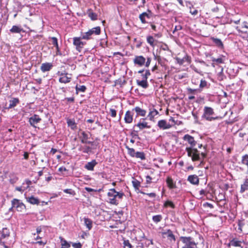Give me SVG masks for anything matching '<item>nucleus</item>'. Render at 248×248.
<instances>
[{
    "label": "nucleus",
    "instance_id": "2",
    "mask_svg": "<svg viewBox=\"0 0 248 248\" xmlns=\"http://www.w3.org/2000/svg\"><path fill=\"white\" fill-rule=\"evenodd\" d=\"M180 239L185 244L182 248H197V244L191 237L181 236Z\"/></svg>",
    "mask_w": 248,
    "mask_h": 248
},
{
    "label": "nucleus",
    "instance_id": "34",
    "mask_svg": "<svg viewBox=\"0 0 248 248\" xmlns=\"http://www.w3.org/2000/svg\"><path fill=\"white\" fill-rule=\"evenodd\" d=\"M147 42L152 47H154L156 44L155 40L152 36H148L147 37Z\"/></svg>",
    "mask_w": 248,
    "mask_h": 248
},
{
    "label": "nucleus",
    "instance_id": "22",
    "mask_svg": "<svg viewBox=\"0 0 248 248\" xmlns=\"http://www.w3.org/2000/svg\"><path fill=\"white\" fill-rule=\"evenodd\" d=\"M9 102L10 104L6 108L10 109L14 108L19 103V100L17 98H14L12 100H10Z\"/></svg>",
    "mask_w": 248,
    "mask_h": 248
},
{
    "label": "nucleus",
    "instance_id": "35",
    "mask_svg": "<svg viewBox=\"0 0 248 248\" xmlns=\"http://www.w3.org/2000/svg\"><path fill=\"white\" fill-rule=\"evenodd\" d=\"M241 163L248 169V155L246 154L242 156Z\"/></svg>",
    "mask_w": 248,
    "mask_h": 248
},
{
    "label": "nucleus",
    "instance_id": "25",
    "mask_svg": "<svg viewBox=\"0 0 248 248\" xmlns=\"http://www.w3.org/2000/svg\"><path fill=\"white\" fill-rule=\"evenodd\" d=\"M211 40L213 41V43L216 45V46L220 48H222L223 47V43L220 39L212 37L211 38Z\"/></svg>",
    "mask_w": 248,
    "mask_h": 248
},
{
    "label": "nucleus",
    "instance_id": "19",
    "mask_svg": "<svg viewBox=\"0 0 248 248\" xmlns=\"http://www.w3.org/2000/svg\"><path fill=\"white\" fill-rule=\"evenodd\" d=\"M139 18L142 23L145 24L147 23L146 19H149L150 16L146 12H143L139 16Z\"/></svg>",
    "mask_w": 248,
    "mask_h": 248
},
{
    "label": "nucleus",
    "instance_id": "26",
    "mask_svg": "<svg viewBox=\"0 0 248 248\" xmlns=\"http://www.w3.org/2000/svg\"><path fill=\"white\" fill-rule=\"evenodd\" d=\"M137 83L138 86H140L144 89H146L149 86L147 80H137Z\"/></svg>",
    "mask_w": 248,
    "mask_h": 248
},
{
    "label": "nucleus",
    "instance_id": "24",
    "mask_svg": "<svg viewBox=\"0 0 248 248\" xmlns=\"http://www.w3.org/2000/svg\"><path fill=\"white\" fill-rule=\"evenodd\" d=\"M89 139L88 135L84 131H82L81 133V136H80V139L81 142L82 143L86 144L88 142Z\"/></svg>",
    "mask_w": 248,
    "mask_h": 248
},
{
    "label": "nucleus",
    "instance_id": "39",
    "mask_svg": "<svg viewBox=\"0 0 248 248\" xmlns=\"http://www.w3.org/2000/svg\"><path fill=\"white\" fill-rule=\"evenodd\" d=\"M209 85L210 84H208L207 82L205 80L202 79L201 80L199 87L201 89H202L204 88H208Z\"/></svg>",
    "mask_w": 248,
    "mask_h": 248
},
{
    "label": "nucleus",
    "instance_id": "23",
    "mask_svg": "<svg viewBox=\"0 0 248 248\" xmlns=\"http://www.w3.org/2000/svg\"><path fill=\"white\" fill-rule=\"evenodd\" d=\"M248 190V178H247L244 180L243 184L241 185L240 192L241 193H244L245 191Z\"/></svg>",
    "mask_w": 248,
    "mask_h": 248
},
{
    "label": "nucleus",
    "instance_id": "51",
    "mask_svg": "<svg viewBox=\"0 0 248 248\" xmlns=\"http://www.w3.org/2000/svg\"><path fill=\"white\" fill-rule=\"evenodd\" d=\"M124 248H131L132 246L128 240H124Z\"/></svg>",
    "mask_w": 248,
    "mask_h": 248
},
{
    "label": "nucleus",
    "instance_id": "28",
    "mask_svg": "<svg viewBox=\"0 0 248 248\" xmlns=\"http://www.w3.org/2000/svg\"><path fill=\"white\" fill-rule=\"evenodd\" d=\"M67 123L68 126L70 127L72 130H75L77 129V124L75 123L74 120L73 119H68L67 120Z\"/></svg>",
    "mask_w": 248,
    "mask_h": 248
},
{
    "label": "nucleus",
    "instance_id": "20",
    "mask_svg": "<svg viewBox=\"0 0 248 248\" xmlns=\"http://www.w3.org/2000/svg\"><path fill=\"white\" fill-rule=\"evenodd\" d=\"M26 200L28 202L31 204H39L40 203L39 200L38 199L34 197L33 196H31L29 197H27Z\"/></svg>",
    "mask_w": 248,
    "mask_h": 248
},
{
    "label": "nucleus",
    "instance_id": "56",
    "mask_svg": "<svg viewBox=\"0 0 248 248\" xmlns=\"http://www.w3.org/2000/svg\"><path fill=\"white\" fill-rule=\"evenodd\" d=\"M26 189L24 186H16V190L20 191L21 192H23L24 190H25Z\"/></svg>",
    "mask_w": 248,
    "mask_h": 248
},
{
    "label": "nucleus",
    "instance_id": "50",
    "mask_svg": "<svg viewBox=\"0 0 248 248\" xmlns=\"http://www.w3.org/2000/svg\"><path fill=\"white\" fill-rule=\"evenodd\" d=\"M187 91L189 93L195 94L197 92H201L200 89H192L191 88H188Z\"/></svg>",
    "mask_w": 248,
    "mask_h": 248
},
{
    "label": "nucleus",
    "instance_id": "27",
    "mask_svg": "<svg viewBox=\"0 0 248 248\" xmlns=\"http://www.w3.org/2000/svg\"><path fill=\"white\" fill-rule=\"evenodd\" d=\"M59 239L61 241V248H69L70 247V243L64 239L62 236H60Z\"/></svg>",
    "mask_w": 248,
    "mask_h": 248
},
{
    "label": "nucleus",
    "instance_id": "17",
    "mask_svg": "<svg viewBox=\"0 0 248 248\" xmlns=\"http://www.w3.org/2000/svg\"><path fill=\"white\" fill-rule=\"evenodd\" d=\"M9 235V230L6 228H3L2 230L0 231V243H1V240L2 239L8 237Z\"/></svg>",
    "mask_w": 248,
    "mask_h": 248
},
{
    "label": "nucleus",
    "instance_id": "14",
    "mask_svg": "<svg viewBox=\"0 0 248 248\" xmlns=\"http://www.w3.org/2000/svg\"><path fill=\"white\" fill-rule=\"evenodd\" d=\"M157 126L161 129L165 130L170 128L171 125L167 123L164 120H161L158 122Z\"/></svg>",
    "mask_w": 248,
    "mask_h": 248
},
{
    "label": "nucleus",
    "instance_id": "6",
    "mask_svg": "<svg viewBox=\"0 0 248 248\" xmlns=\"http://www.w3.org/2000/svg\"><path fill=\"white\" fill-rule=\"evenodd\" d=\"M81 37L73 38V45L76 46V49L78 52H81L83 46L86 44L85 42L81 41Z\"/></svg>",
    "mask_w": 248,
    "mask_h": 248
},
{
    "label": "nucleus",
    "instance_id": "60",
    "mask_svg": "<svg viewBox=\"0 0 248 248\" xmlns=\"http://www.w3.org/2000/svg\"><path fill=\"white\" fill-rule=\"evenodd\" d=\"M151 58H150V57H148L147 58V61L146 62L145 61V66L146 67H148L151 63Z\"/></svg>",
    "mask_w": 248,
    "mask_h": 248
},
{
    "label": "nucleus",
    "instance_id": "36",
    "mask_svg": "<svg viewBox=\"0 0 248 248\" xmlns=\"http://www.w3.org/2000/svg\"><path fill=\"white\" fill-rule=\"evenodd\" d=\"M92 148L89 146H80L79 150L84 153H89L91 152Z\"/></svg>",
    "mask_w": 248,
    "mask_h": 248
},
{
    "label": "nucleus",
    "instance_id": "42",
    "mask_svg": "<svg viewBox=\"0 0 248 248\" xmlns=\"http://www.w3.org/2000/svg\"><path fill=\"white\" fill-rule=\"evenodd\" d=\"M125 148L127 149L128 151V154L132 157H134L136 154L135 151L133 148H131L129 147L128 146H126Z\"/></svg>",
    "mask_w": 248,
    "mask_h": 248
},
{
    "label": "nucleus",
    "instance_id": "57",
    "mask_svg": "<svg viewBox=\"0 0 248 248\" xmlns=\"http://www.w3.org/2000/svg\"><path fill=\"white\" fill-rule=\"evenodd\" d=\"M72 246L74 248H82V245L80 243H74L72 244Z\"/></svg>",
    "mask_w": 248,
    "mask_h": 248
},
{
    "label": "nucleus",
    "instance_id": "45",
    "mask_svg": "<svg viewBox=\"0 0 248 248\" xmlns=\"http://www.w3.org/2000/svg\"><path fill=\"white\" fill-rule=\"evenodd\" d=\"M169 206L171 207L172 208H175V205L171 201H167L164 203V206L167 207Z\"/></svg>",
    "mask_w": 248,
    "mask_h": 248
},
{
    "label": "nucleus",
    "instance_id": "61",
    "mask_svg": "<svg viewBox=\"0 0 248 248\" xmlns=\"http://www.w3.org/2000/svg\"><path fill=\"white\" fill-rule=\"evenodd\" d=\"M138 131H134V132H131V135L133 138H137L138 139H140V138L137 134Z\"/></svg>",
    "mask_w": 248,
    "mask_h": 248
},
{
    "label": "nucleus",
    "instance_id": "62",
    "mask_svg": "<svg viewBox=\"0 0 248 248\" xmlns=\"http://www.w3.org/2000/svg\"><path fill=\"white\" fill-rule=\"evenodd\" d=\"M182 27L181 25L176 26L174 30L172 31V33H174L176 31L181 30H182Z\"/></svg>",
    "mask_w": 248,
    "mask_h": 248
},
{
    "label": "nucleus",
    "instance_id": "18",
    "mask_svg": "<svg viewBox=\"0 0 248 248\" xmlns=\"http://www.w3.org/2000/svg\"><path fill=\"white\" fill-rule=\"evenodd\" d=\"M97 164L95 160H93L92 161L88 162L85 164L84 168L88 170H93L94 167Z\"/></svg>",
    "mask_w": 248,
    "mask_h": 248
},
{
    "label": "nucleus",
    "instance_id": "55",
    "mask_svg": "<svg viewBox=\"0 0 248 248\" xmlns=\"http://www.w3.org/2000/svg\"><path fill=\"white\" fill-rule=\"evenodd\" d=\"M25 184H26L27 185V186L25 187L26 188V189H27V188H28L30 186L31 184V181H30L28 179H26L25 180V182L22 184V185H24Z\"/></svg>",
    "mask_w": 248,
    "mask_h": 248
},
{
    "label": "nucleus",
    "instance_id": "3",
    "mask_svg": "<svg viewBox=\"0 0 248 248\" xmlns=\"http://www.w3.org/2000/svg\"><path fill=\"white\" fill-rule=\"evenodd\" d=\"M186 151L187 153V155L191 157L193 161L200 160L201 157L199 151L196 148H192V147H186Z\"/></svg>",
    "mask_w": 248,
    "mask_h": 248
},
{
    "label": "nucleus",
    "instance_id": "4",
    "mask_svg": "<svg viewBox=\"0 0 248 248\" xmlns=\"http://www.w3.org/2000/svg\"><path fill=\"white\" fill-rule=\"evenodd\" d=\"M214 113V112L212 108L205 107L204 108V113L202 117L204 118L207 121H211L216 119V118L211 116Z\"/></svg>",
    "mask_w": 248,
    "mask_h": 248
},
{
    "label": "nucleus",
    "instance_id": "43",
    "mask_svg": "<svg viewBox=\"0 0 248 248\" xmlns=\"http://www.w3.org/2000/svg\"><path fill=\"white\" fill-rule=\"evenodd\" d=\"M132 183L133 186L136 189H138L139 188L140 183L138 180L136 179H134V180L132 181Z\"/></svg>",
    "mask_w": 248,
    "mask_h": 248
},
{
    "label": "nucleus",
    "instance_id": "40",
    "mask_svg": "<svg viewBox=\"0 0 248 248\" xmlns=\"http://www.w3.org/2000/svg\"><path fill=\"white\" fill-rule=\"evenodd\" d=\"M134 157H136L138 158H140L141 160L145 159V154L142 152H137Z\"/></svg>",
    "mask_w": 248,
    "mask_h": 248
},
{
    "label": "nucleus",
    "instance_id": "30",
    "mask_svg": "<svg viewBox=\"0 0 248 248\" xmlns=\"http://www.w3.org/2000/svg\"><path fill=\"white\" fill-rule=\"evenodd\" d=\"M241 242L240 241L237 240L235 239H233L230 241L228 245L229 246L241 247Z\"/></svg>",
    "mask_w": 248,
    "mask_h": 248
},
{
    "label": "nucleus",
    "instance_id": "32",
    "mask_svg": "<svg viewBox=\"0 0 248 248\" xmlns=\"http://www.w3.org/2000/svg\"><path fill=\"white\" fill-rule=\"evenodd\" d=\"M158 114V111L155 109L151 110L148 115L149 119L151 121H153L154 117Z\"/></svg>",
    "mask_w": 248,
    "mask_h": 248
},
{
    "label": "nucleus",
    "instance_id": "12",
    "mask_svg": "<svg viewBox=\"0 0 248 248\" xmlns=\"http://www.w3.org/2000/svg\"><path fill=\"white\" fill-rule=\"evenodd\" d=\"M187 180L192 185H198L199 184L198 176L195 174L189 175Z\"/></svg>",
    "mask_w": 248,
    "mask_h": 248
},
{
    "label": "nucleus",
    "instance_id": "9",
    "mask_svg": "<svg viewBox=\"0 0 248 248\" xmlns=\"http://www.w3.org/2000/svg\"><path fill=\"white\" fill-rule=\"evenodd\" d=\"M183 139L187 141L188 144L190 145V147H192V149L194 148L196 145L197 142L195 140L194 137L189 134L185 135L183 137Z\"/></svg>",
    "mask_w": 248,
    "mask_h": 248
},
{
    "label": "nucleus",
    "instance_id": "48",
    "mask_svg": "<svg viewBox=\"0 0 248 248\" xmlns=\"http://www.w3.org/2000/svg\"><path fill=\"white\" fill-rule=\"evenodd\" d=\"M140 193H141V194H142L143 195H147L149 197L152 198H155L156 197V194L155 193H154V192L147 193H145V192H143V191H141Z\"/></svg>",
    "mask_w": 248,
    "mask_h": 248
},
{
    "label": "nucleus",
    "instance_id": "31",
    "mask_svg": "<svg viewBox=\"0 0 248 248\" xmlns=\"http://www.w3.org/2000/svg\"><path fill=\"white\" fill-rule=\"evenodd\" d=\"M89 31L92 35L93 34L99 35L100 33L101 30L100 27H96L91 29Z\"/></svg>",
    "mask_w": 248,
    "mask_h": 248
},
{
    "label": "nucleus",
    "instance_id": "46",
    "mask_svg": "<svg viewBox=\"0 0 248 248\" xmlns=\"http://www.w3.org/2000/svg\"><path fill=\"white\" fill-rule=\"evenodd\" d=\"M218 78L220 80H223L224 78V74H223V68L222 67H220V71L218 73Z\"/></svg>",
    "mask_w": 248,
    "mask_h": 248
},
{
    "label": "nucleus",
    "instance_id": "38",
    "mask_svg": "<svg viewBox=\"0 0 248 248\" xmlns=\"http://www.w3.org/2000/svg\"><path fill=\"white\" fill-rule=\"evenodd\" d=\"M92 34L88 31L86 32L82 33L81 37L82 39L89 40L92 38Z\"/></svg>",
    "mask_w": 248,
    "mask_h": 248
},
{
    "label": "nucleus",
    "instance_id": "16",
    "mask_svg": "<svg viewBox=\"0 0 248 248\" xmlns=\"http://www.w3.org/2000/svg\"><path fill=\"white\" fill-rule=\"evenodd\" d=\"M53 67V65L50 62L43 63L41 66L40 69L43 72L50 71Z\"/></svg>",
    "mask_w": 248,
    "mask_h": 248
},
{
    "label": "nucleus",
    "instance_id": "63",
    "mask_svg": "<svg viewBox=\"0 0 248 248\" xmlns=\"http://www.w3.org/2000/svg\"><path fill=\"white\" fill-rule=\"evenodd\" d=\"M152 178H151V177H150V176L149 175H147L146 177V183L147 184H150L151 183V180H152Z\"/></svg>",
    "mask_w": 248,
    "mask_h": 248
},
{
    "label": "nucleus",
    "instance_id": "41",
    "mask_svg": "<svg viewBox=\"0 0 248 248\" xmlns=\"http://www.w3.org/2000/svg\"><path fill=\"white\" fill-rule=\"evenodd\" d=\"M152 218L155 223H157L162 220V216L161 215H157L154 216Z\"/></svg>",
    "mask_w": 248,
    "mask_h": 248
},
{
    "label": "nucleus",
    "instance_id": "33",
    "mask_svg": "<svg viewBox=\"0 0 248 248\" xmlns=\"http://www.w3.org/2000/svg\"><path fill=\"white\" fill-rule=\"evenodd\" d=\"M23 31V29L19 26H13L10 30V32L12 33H20Z\"/></svg>",
    "mask_w": 248,
    "mask_h": 248
},
{
    "label": "nucleus",
    "instance_id": "64",
    "mask_svg": "<svg viewBox=\"0 0 248 248\" xmlns=\"http://www.w3.org/2000/svg\"><path fill=\"white\" fill-rule=\"evenodd\" d=\"M190 68L193 70L195 72L197 73H200V72H199L198 71V70L197 69V68L194 65H191L190 66Z\"/></svg>",
    "mask_w": 248,
    "mask_h": 248
},
{
    "label": "nucleus",
    "instance_id": "52",
    "mask_svg": "<svg viewBox=\"0 0 248 248\" xmlns=\"http://www.w3.org/2000/svg\"><path fill=\"white\" fill-rule=\"evenodd\" d=\"M85 189L88 192H97V191H100L101 190V189H99L98 190L93 189L90 187H85Z\"/></svg>",
    "mask_w": 248,
    "mask_h": 248
},
{
    "label": "nucleus",
    "instance_id": "54",
    "mask_svg": "<svg viewBox=\"0 0 248 248\" xmlns=\"http://www.w3.org/2000/svg\"><path fill=\"white\" fill-rule=\"evenodd\" d=\"M212 61L213 62H216L218 63H223V60L221 58H217V59H216V58H213L212 59Z\"/></svg>",
    "mask_w": 248,
    "mask_h": 248
},
{
    "label": "nucleus",
    "instance_id": "37",
    "mask_svg": "<svg viewBox=\"0 0 248 248\" xmlns=\"http://www.w3.org/2000/svg\"><path fill=\"white\" fill-rule=\"evenodd\" d=\"M84 224L86 226L89 230H90L92 228V221L88 218H84Z\"/></svg>",
    "mask_w": 248,
    "mask_h": 248
},
{
    "label": "nucleus",
    "instance_id": "13",
    "mask_svg": "<svg viewBox=\"0 0 248 248\" xmlns=\"http://www.w3.org/2000/svg\"><path fill=\"white\" fill-rule=\"evenodd\" d=\"M61 77L59 78V81L61 83H67L70 82L71 77L68 76L67 73H62L61 74Z\"/></svg>",
    "mask_w": 248,
    "mask_h": 248
},
{
    "label": "nucleus",
    "instance_id": "1",
    "mask_svg": "<svg viewBox=\"0 0 248 248\" xmlns=\"http://www.w3.org/2000/svg\"><path fill=\"white\" fill-rule=\"evenodd\" d=\"M124 196L123 192H117L114 188H111L109 190L108 193V196L109 201V202L113 205H118L119 202L117 200V198L121 199Z\"/></svg>",
    "mask_w": 248,
    "mask_h": 248
},
{
    "label": "nucleus",
    "instance_id": "21",
    "mask_svg": "<svg viewBox=\"0 0 248 248\" xmlns=\"http://www.w3.org/2000/svg\"><path fill=\"white\" fill-rule=\"evenodd\" d=\"M166 183L170 189H173L176 187V184L171 177H168L166 179Z\"/></svg>",
    "mask_w": 248,
    "mask_h": 248
},
{
    "label": "nucleus",
    "instance_id": "10",
    "mask_svg": "<svg viewBox=\"0 0 248 248\" xmlns=\"http://www.w3.org/2000/svg\"><path fill=\"white\" fill-rule=\"evenodd\" d=\"M161 234L164 237H167L170 241H175V236L173 234L172 232L170 229L164 230L161 232Z\"/></svg>",
    "mask_w": 248,
    "mask_h": 248
},
{
    "label": "nucleus",
    "instance_id": "47",
    "mask_svg": "<svg viewBox=\"0 0 248 248\" xmlns=\"http://www.w3.org/2000/svg\"><path fill=\"white\" fill-rule=\"evenodd\" d=\"M86 90V87L84 85H81V86H79V87H78V86L76 87L77 91L84 92Z\"/></svg>",
    "mask_w": 248,
    "mask_h": 248
},
{
    "label": "nucleus",
    "instance_id": "5",
    "mask_svg": "<svg viewBox=\"0 0 248 248\" xmlns=\"http://www.w3.org/2000/svg\"><path fill=\"white\" fill-rule=\"evenodd\" d=\"M11 202L12 208H15L18 212H23L26 209V206L19 200L14 199Z\"/></svg>",
    "mask_w": 248,
    "mask_h": 248
},
{
    "label": "nucleus",
    "instance_id": "49",
    "mask_svg": "<svg viewBox=\"0 0 248 248\" xmlns=\"http://www.w3.org/2000/svg\"><path fill=\"white\" fill-rule=\"evenodd\" d=\"M51 43L54 46H57L58 45V39L55 37H52L51 38Z\"/></svg>",
    "mask_w": 248,
    "mask_h": 248
},
{
    "label": "nucleus",
    "instance_id": "11",
    "mask_svg": "<svg viewBox=\"0 0 248 248\" xmlns=\"http://www.w3.org/2000/svg\"><path fill=\"white\" fill-rule=\"evenodd\" d=\"M133 111L128 110L126 112L124 118V120L125 123L130 124L133 121Z\"/></svg>",
    "mask_w": 248,
    "mask_h": 248
},
{
    "label": "nucleus",
    "instance_id": "7",
    "mask_svg": "<svg viewBox=\"0 0 248 248\" xmlns=\"http://www.w3.org/2000/svg\"><path fill=\"white\" fill-rule=\"evenodd\" d=\"M42 119L38 115L33 114L29 118V122L32 127L36 128V124L41 121Z\"/></svg>",
    "mask_w": 248,
    "mask_h": 248
},
{
    "label": "nucleus",
    "instance_id": "58",
    "mask_svg": "<svg viewBox=\"0 0 248 248\" xmlns=\"http://www.w3.org/2000/svg\"><path fill=\"white\" fill-rule=\"evenodd\" d=\"M110 115L112 117H115L116 116V111L114 109H110Z\"/></svg>",
    "mask_w": 248,
    "mask_h": 248
},
{
    "label": "nucleus",
    "instance_id": "53",
    "mask_svg": "<svg viewBox=\"0 0 248 248\" xmlns=\"http://www.w3.org/2000/svg\"><path fill=\"white\" fill-rule=\"evenodd\" d=\"M183 59L184 60V62H187L188 63H190L191 62V58L190 56H188L187 55H186L183 58Z\"/></svg>",
    "mask_w": 248,
    "mask_h": 248
},
{
    "label": "nucleus",
    "instance_id": "15",
    "mask_svg": "<svg viewBox=\"0 0 248 248\" xmlns=\"http://www.w3.org/2000/svg\"><path fill=\"white\" fill-rule=\"evenodd\" d=\"M132 111H135L136 112V117L139 116L144 117L146 114V111L140 108V107H136L132 109Z\"/></svg>",
    "mask_w": 248,
    "mask_h": 248
},
{
    "label": "nucleus",
    "instance_id": "8",
    "mask_svg": "<svg viewBox=\"0 0 248 248\" xmlns=\"http://www.w3.org/2000/svg\"><path fill=\"white\" fill-rule=\"evenodd\" d=\"M146 59L142 56H136L133 60L135 65L142 66L145 64Z\"/></svg>",
    "mask_w": 248,
    "mask_h": 248
},
{
    "label": "nucleus",
    "instance_id": "44",
    "mask_svg": "<svg viewBox=\"0 0 248 248\" xmlns=\"http://www.w3.org/2000/svg\"><path fill=\"white\" fill-rule=\"evenodd\" d=\"M88 16L92 20H95L97 19V16L96 14L93 12H90L88 14Z\"/></svg>",
    "mask_w": 248,
    "mask_h": 248
},
{
    "label": "nucleus",
    "instance_id": "59",
    "mask_svg": "<svg viewBox=\"0 0 248 248\" xmlns=\"http://www.w3.org/2000/svg\"><path fill=\"white\" fill-rule=\"evenodd\" d=\"M176 60L177 61V62L180 65H182L184 63V60L183 58L181 59L179 58H176Z\"/></svg>",
    "mask_w": 248,
    "mask_h": 248
},
{
    "label": "nucleus",
    "instance_id": "29",
    "mask_svg": "<svg viewBox=\"0 0 248 248\" xmlns=\"http://www.w3.org/2000/svg\"><path fill=\"white\" fill-rule=\"evenodd\" d=\"M138 127L139 128L140 130H142L144 128H150V126H149L147 125V122H142V123H139L138 124H135L134 125V127Z\"/></svg>",
    "mask_w": 248,
    "mask_h": 248
}]
</instances>
